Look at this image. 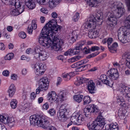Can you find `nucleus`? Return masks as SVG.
Masks as SVG:
<instances>
[{
  "label": "nucleus",
  "instance_id": "obj_41",
  "mask_svg": "<svg viewBox=\"0 0 130 130\" xmlns=\"http://www.w3.org/2000/svg\"><path fill=\"white\" fill-rule=\"evenodd\" d=\"M118 128V125L116 123H115V124L112 123L110 124L109 128Z\"/></svg>",
  "mask_w": 130,
  "mask_h": 130
},
{
  "label": "nucleus",
  "instance_id": "obj_24",
  "mask_svg": "<svg viewBox=\"0 0 130 130\" xmlns=\"http://www.w3.org/2000/svg\"><path fill=\"white\" fill-rule=\"evenodd\" d=\"M60 0H49V7L51 8L55 7L58 3Z\"/></svg>",
  "mask_w": 130,
  "mask_h": 130
},
{
  "label": "nucleus",
  "instance_id": "obj_28",
  "mask_svg": "<svg viewBox=\"0 0 130 130\" xmlns=\"http://www.w3.org/2000/svg\"><path fill=\"white\" fill-rule=\"evenodd\" d=\"M40 81L41 85L43 84H45L47 86H48L49 84V82L48 81V78L47 77H42L40 80Z\"/></svg>",
  "mask_w": 130,
  "mask_h": 130
},
{
  "label": "nucleus",
  "instance_id": "obj_34",
  "mask_svg": "<svg viewBox=\"0 0 130 130\" xmlns=\"http://www.w3.org/2000/svg\"><path fill=\"white\" fill-rule=\"evenodd\" d=\"M17 8H11L10 10L11 14L13 16H16L19 15Z\"/></svg>",
  "mask_w": 130,
  "mask_h": 130
},
{
  "label": "nucleus",
  "instance_id": "obj_51",
  "mask_svg": "<svg viewBox=\"0 0 130 130\" xmlns=\"http://www.w3.org/2000/svg\"><path fill=\"white\" fill-rule=\"evenodd\" d=\"M9 72L8 71L6 70L4 71L3 72V74L6 76H9Z\"/></svg>",
  "mask_w": 130,
  "mask_h": 130
},
{
  "label": "nucleus",
  "instance_id": "obj_20",
  "mask_svg": "<svg viewBox=\"0 0 130 130\" xmlns=\"http://www.w3.org/2000/svg\"><path fill=\"white\" fill-rule=\"evenodd\" d=\"M67 93V92L66 91H62L59 93L57 97L59 98L60 101H63L66 99Z\"/></svg>",
  "mask_w": 130,
  "mask_h": 130
},
{
  "label": "nucleus",
  "instance_id": "obj_52",
  "mask_svg": "<svg viewBox=\"0 0 130 130\" xmlns=\"http://www.w3.org/2000/svg\"><path fill=\"white\" fill-rule=\"evenodd\" d=\"M118 100V104L124 101L123 98L122 97H120V98L118 97L117 98Z\"/></svg>",
  "mask_w": 130,
  "mask_h": 130
},
{
  "label": "nucleus",
  "instance_id": "obj_16",
  "mask_svg": "<svg viewBox=\"0 0 130 130\" xmlns=\"http://www.w3.org/2000/svg\"><path fill=\"white\" fill-rule=\"evenodd\" d=\"M102 83L111 87L113 84V82L112 80L108 78L107 77L105 74L101 75L100 77Z\"/></svg>",
  "mask_w": 130,
  "mask_h": 130
},
{
  "label": "nucleus",
  "instance_id": "obj_29",
  "mask_svg": "<svg viewBox=\"0 0 130 130\" xmlns=\"http://www.w3.org/2000/svg\"><path fill=\"white\" fill-rule=\"evenodd\" d=\"M124 57L125 58L127 62L126 66L128 68L130 69V54L128 55H125L123 56V58Z\"/></svg>",
  "mask_w": 130,
  "mask_h": 130
},
{
  "label": "nucleus",
  "instance_id": "obj_62",
  "mask_svg": "<svg viewBox=\"0 0 130 130\" xmlns=\"http://www.w3.org/2000/svg\"><path fill=\"white\" fill-rule=\"evenodd\" d=\"M62 81V78L60 77H58L57 78V82L56 84L57 85L60 84Z\"/></svg>",
  "mask_w": 130,
  "mask_h": 130
},
{
  "label": "nucleus",
  "instance_id": "obj_5",
  "mask_svg": "<svg viewBox=\"0 0 130 130\" xmlns=\"http://www.w3.org/2000/svg\"><path fill=\"white\" fill-rule=\"evenodd\" d=\"M60 26L57 24L56 20L52 19L47 23L42 29L40 34L43 35L51 36V38L54 36L53 35L56 34L55 31H57L60 29Z\"/></svg>",
  "mask_w": 130,
  "mask_h": 130
},
{
  "label": "nucleus",
  "instance_id": "obj_33",
  "mask_svg": "<svg viewBox=\"0 0 130 130\" xmlns=\"http://www.w3.org/2000/svg\"><path fill=\"white\" fill-rule=\"evenodd\" d=\"M14 55L13 53L8 54L4 57V59L6 60H10L13 58Z\"/></svg>",
  "mask_w": 130,
  "mask_h": 130
},
{
  "label": "nucleus",
  "instance_id": "obj_21",
  "mask_svg": "<svg viewBox=\"0 0 130 130\" xmlns=\"http://www.w3.org/2000/svg\"><path fill=\"white\" fill-rule=\"evenodd\" d=\"M118 46L117 43L116 42H115L113 43L111 46H109L108 48L110 52L114 53L117 51L116 48Z\"/></svg>",
  "mask_w": 130,
  "mask_h": 130
},
{
  "label": "nucleus",
  "instance_id": "obj_55",
  "mask_svg": "<svg viewBox=\"0 0 130 130\" xmlns=\"http://www.w3.org/2000/svg\"><path fill=\"white\" fill-rule=\"evenodd\" d=\"M9 90H14L15 91L16 88L14 85L13 84H11L9 87Z\"/></svg>",
  "mask_w": 130,
  "mask_h": 130
},
{
  "label": "nucleus",
  "instance_id": "obj_36",
  "mask_svg": "<svg viewBox=\"0 0 130 130\" xmlns=\"http://www.w3.org/2000/svg\"><path fill=\"white\" fill-rule=\"evenodd\" d=\"M41 84L40 83V81L39 83V88H41V89H43L44 90L46 91L47 90V89L48 88V86L46 85L45 84H42V85H41Z\"/></svg>",
  "mask_w": 130,
  "mask_h": 130
},
{
  "label": "nucleus",
  "instance_id": "obj_59",
  "mask_svg": "<svg viewBox=\"0 0 130 130\" xmlns=\"http://www.w3.org/2000/svg\"><path fill=\"white\" fill-rule=\"evenodd\" d=\"M51 15L54 18H57L58 16L57 14L55 12H54L51 14Z\"/></svg>",
  "mask_w": 130,
  "mask_h": 130
},
{
  "label": "nucleus",
  "instance_id": "obj_30",
  "mask_svg": "<svg viewBox=\"0 0 130 130\" xmlns=\"http://www.w3.org/2000/svg\"><path fill=\"white\" fill-rule=\"evenodd\" d=\"M18 102L15 99H12L10 103V105L13 109L15 108L17 106Z\"/></svg>",
  "mask_w": 130,
  "mask_h": 130
},
{
  "label": "nucleus",
  "instance_id": "obj_38",
  "mask_svg": "<svg viewBox=\"0 0 130 130\" xmlns=\"http://www.w3.org/2000/svg\"><path fill=\"white\" fill-rule=\"evenodd\" d=\"M91 112H93L95 106L93 104H90L86 106Z\"/></svg>",
  "mask_w": 130,
  "mask_h": 130
},
{
  "label": "nucleus",
  "instance_id": "obj_1",
  "mask_svg": "<svg viewBox=\"0 0 130 130\" xmlns=\"http://www.w3.org/2000/svg\"><path fill=\"white\" fill-rule=\"evenodd\" d=\"M103 15L99 13L96 14L95 16L91 15L88 18L83 26L86 28L89 29L88 36L90 38L97 37L99 32L96 27L97 25L102 24L103 21Z\"/></svg>",
  "mask_w": 130,
  "mask_h": 130
},
{
  "label": "nucleus",
  "instance_id": "obj_3",
  "mask_svg": "<svg viewBox=\"0 0 130 130\" xmlns=\"http://www.w3.org/2000/svg\"><path fill=\"white\" fill-rule=\"evenodd\" d=\"M112 11L107 13L108 20L109 21V25L113 27L117 23V18L121 17L125 12V10L122 3L120 2H115L111 5Z\"/></svg>",
  "mask_w": 130,
  "mask_h": 130
},
{
  "label": "nucleus",
  "instance_id": "obj_47",
  "mask_svg": "<svg viewBox=\"0 0 130 130\" xmlns=\"http://www.w3.org/2000/svg\"><path fill=\"white\" fill-rule=\"evenodd\" d=\"M15 91L14 90H9L8 91V92L9 93V96L10 97H12L13 96L14 94Z\"/></svg>",
  "mask_w": 130,
  "mask_h": 130
},
{
  "label": "nucleus",
  "instance_id": "obj_23",
  "mask_svg": "<svg viewBox=\"0 0 130 130\" xmlns=\"http://www.w3.org/2000/svg\"><path fill=\"white\" fill-rule=\"evenodd\" d=\"M34 0H25V4L26 6L29 8L32 9L35 7L36 5L35 4H32L31 5L33 6L31 7L29 4L31 2H33Z\"/></svg>",
  "mask_w": 130,
  "mask_h": 130
},
{
  "label": "nucleus",
  "instance_id": "obj_22",
  "mask_svg": "<svg viewBox=\"0 0 130 130\" xmlns=\"http://www.w3.org/2000/svg\"><path fill=\"white\" fill-rule=\"evenodd\" d=\"M56 93L54 91H52L49 93L48 94V98L49 100L51 101L57 100V99L56 98Z\"/></svg>",
  "mask_w": 130,
  "mask_h": 130
},
{
  "label": "nucleus",
  "instance_id": "obj_54",
  "mask_svg": "<svg viewBox=\"0 0 130 130\" xmlns=\"http://www.w3.org/2000/svg\"><path fill=\"white\" fill-rule=\"evenodd\" d=\"M40 52L37 53L35 52V53L34 54V57L36 59H40Z\"/></svg>",
  "mask_w": 130,
  "mask_h": 130
},
{
  "label": "nucleus",
  "instance_id": "obj_12",
  "mask_svg": "<svg viewBox=\"0 0 130 130\" xmlns=\"http://www.w3.org/2000/svg\"><path fill=\"white\" fill-rule=\"evenodd\" d=\"M93 125L98 126V127L100 129H102L105 124L104 119L101 115H100L93 122Z\"/></svg>",
  "mask_w": 130,
  "mask_h": 130
},
{
  "label": "nucleus",
  "instance_id": "obj_26",
  "mask_svg": "<svg viewBox=\"0 0 130 130\" xmlns=\"http://www.w3.org/2000/svg\"><path fill=\"white\" fill-rule=\"evenodd\" d=\"M125 112L124 111L119 110L118 112V115L119 118L121 119H125Z\"/></svg>",
  "mask_w": 130,
  "mask_h": 130
},
{
  "label": "nucleus",
  "instance_id": "obj_45",
  "mask_svg": "<svg viewBox=\"0 0 130 130\" xmlns=\"http://www.w3.org/2000/svg\"><path fill=\"white\" fill-rule=\"evenodd\" d=\"M48 112L51 116H54L55 114V111L54 109H50Z\"/></svg>",
  "mask_w": 130,
  "mask_h": 130
},
{
  "label": "nucleus",
  "instance_id": "obj_9",
  "mask_svg": "<svg viewBox=\"0 0 130 130\" xmlns=\"http://www.w3.org/2000/svg\"><path fill=\"white\" fill-rule=\"evenodd\" d=\"M0 121L5 124H9L10 127H13L15 123L13 118L9 117L5 115H0Z\"/></svg>",
  "mask_w": 130,
  "mask_h": 130
},
{
  "label": "nucleus",
  "instance_id": "obj_14",
  "mask_svg": "<svg viewBox=\"0 0 130 130\" xmlns=\"http://www.w3.org/2000/svg\"><path fill=\"white\" fill-rule=\"evenodd\" d=\"M108 77L112 80H116L119 77V74L117 69H110L107 72Z\"/></svg>",
  "mask_w": 130,
  "mask_h": 130
},
{
  "label": "nucleus",
  "instance_id": "obj_53",
  "mask_svg": "<svg viewBox=\"0 0 130 130\" xmlns=\"http://www.w3.org/2000/svg\"><path fill=\"white\" fill-rule=\"evenodd\" d=\"M42 107L43 109L47 110L49 107V106L48 103H46L44 104L43 105Z\"/></svg>",
  "mask_w": 130,
  "mask_h": 130
},
{
  "label": "nucleus",
  "instance_id": "obj_19",
  "mask_svg": "<svg viewBox=\"0 0 130 130\" xmlns=\"http://www.w3.org/2000/svg\"><path fill=\"white\" fill-rule=\"evenodd\" d=\"M77 51L75 48L73 49H69L68 51L64 52V55L65 56L72 55H74L79 54L78 53H77Z\"/></svg>",
  "mask_w": 130,
  "mask_h": 130
},
{
  "label": "nucleus",
  "instance_id": "obj_4",
  "mask_svg": "<svg viewBox=\"0 0 130 130\" xmlns=\"http://www.w3.org/2000/svg\"><path fill=\"white\" fill-rule=\"evenodd\" d=\"M125 25L120 27L118 31L119 40L123 43L130 41V15L124 22Z\"/></svg>",
  "mask_w": 130,
  "mask_h": 130
},
{
  "label": "nucleus",
  "instance_id": "obj_32",
  "mask_svg": "<svg viewBox=\"0 0 130 130\" xmlns=\"http://www.w3.org/2000/svg\"><path fill=\"white\" fill-rule=\"evenodd\" d=\"M87 126L89 128V130H100V129L98 127V126H96L95 125H93V124L92 123L91 125H89L87 124Z\"/></svg>",
  "mask_w": 130,
  "mask_h": 130
},
{
  "label": "nucleus",
  "instance_id": "obj_27",
  "mask_svg": "<svg viewBox=\"0 0 130 130\" xmlns=\"http://www.w3.org/2000/svg\"><path fill=\"white\" fill-rule=\"evenodd\" d=\"M83 96L82 95H78L74 96V99L75 101L78 103H80L82 101Z\"/></svg>",
  "mask_w": 130,
  "mask_h": 130
},
{
  "label": "nucleus",
  "instance_id": "obj_18",
  "mask_svg": "<svg viewBox=\"0 0 130 130\" xmlns=\"http://www.w3.org/2000/svg\"><path fill=\"white\" fill-rule=\"evenodd\" d=\"M85 43L84 41H81L78 42L76 44V46L75 47L76 51H77V53H80V51L82 50V47Z\"/></svg>",
  "mask_w": 130,
  "mask_h": 130
},
{
  "label": "nucleus",
  "instance_id": "obj_37",
  "mask_svg": "<svg viewBox=\"0 0 130 130\" xmlns=\"http://www.w3.org/2000/svg\"><path fill=\"white\" fill-rule=\"evenodd\" d=\"M78 36L76 35L72 36L71 37H69L68 38L69 42L70 43H73L75 41V39L77 38Z\"/></svg>",
  "mask_w": 130,
  "mask_h": 130
},
{
  "label": "nucleus",
  "instance_id": "obj_50",
  "mask_svg": "<svg viewBox=\"0 0 130 130\" xmlns=\"http://www.w3.org/2000/svg\"><path fill=\"white\" fill-rule=\"evenodd\" d=\"M21 59L23 60H26L29 61V58L27 57L24 55H23L21 57Z\"/></svg>",
  "mask_w": 130,
  "mask_h": 130
},
{
  "label": "nucleus",
  "instance_id": "obj_40",
  "mask_svg": "<svg viewBox=\"0 0 130 130\" xmlns=\"http://www.w3.org/2000/svg\"><path fill=\"white\" fill-rule=\"evenodd\" d=\"M79 18V13L77 12L73 17L72 19L74 21L76 22L77 21Z\"/></svg>",
  "mask_w": 130,
  "mask_h": 130
},
{
  "label": "nucleus",
  "instance_id": "obj_61",
  "mask_svg": "<svg viewBox=\"0 0 130 130\" xmlns=\"http://www.w3.org/2000/svg\"><path fill=\"white\" fill-rule=\"evenodd\" d=\"M11 78L13 80H16L17 79V76L15 74H12L11 76Z\"/></svg>",
  "mask_w": 130,
  "mask_h": 130
},
{
  "label": "nucleus",
  "instance_id": "obj_42",
  "mask_svg": "<svg viewBox=\"0 0 130 130\" xmlns=\"http://www.w3.org/2000/svg\"><path fill=\"white\" fill-rule=\"evenodd\" d=\"M90 51H91V48H89L88 47H85L83 49V51L84 53L86 54L90 53Z\"/></svg>",
  "mask_w": 130,
  "mask_h": 130
},
{
  "label": "nucleus",
  "instance_id": "obj_17",
  "mask_svg": "<svg viewBox=\"0 0 130 130\" xmlns=\"http://www.w3.org/2000/svg\"><path fill=\"white\" fill-rule=\"evenodd\" d=\"M37 28V25L36 21L33 20L31 24L29 25L27 29L28 32L29 34L32 33L33 29H35Z\"/></svg>",
  "mask_w": 130,
  "mask_h": 130
},
{
  "label": "nucleus",
  "instance_id": "obj_44",
  "mask_svg": "<svg viewBox=\"0 0 130 130\" xmlns=\"http://www.w3.org/2000/svg\"><path fill=\"white\" fill-rule=\"evenodd\" d=\"M93 112H94L95 114L98 115V116L100 115H101V113L99 109H98L95 106Z\"/></svg>",
  "mask_w": 130,
  "mask_h": 130
},
{
  "label": "nucleus",
  "instance_id": "obj_25",
  "mask_svg": "<svg viewBox=\"0 0 130 130\" xmlns=\"http://www.w3.org/2000/svg\"><path fill=\"white\" fill-rule=\"evenodd\" d=\"M40 59L41 60H44L47 58V53L44 51H40Z\"/></svg>",
  "mask_w": 130,
  "mask_h": 130
},
{
  "label": "nucleus",
  "instance_id": "obj_43",
  "mask_svg": "<svg viewBox=\"0 0 130 130\" xmlns=\"http://www.w3.org/2000/svg\"><path fill=\"white\" fill-rule=\"evenodd\" d=\"M19 36L20 38L24 39L26 37V34L24 32H21L19 34Z\"/></svg>",
  "mask_w": 130,
  "mask_h": 130
},
{
  "label": "nucleus",
  "instance_id": "obj_48",
  "mask_svg": "<svg viewBox=\"0 0 130 130\" xmlns=\"http://www.w3.org/2000/svg\"><path fill=\"white\" fill-rule=\"evenodd\" d=\"M99 48L98 46H92L91 48V51L94 52L96 51H98L99 50Z\"/></svg>",
  "mask_w": 130,
  "mask_h": 130
},
{
  "label": "nucleus",
  "instance_id": "obj_11",
  "mask_svg": "<svg viewBox=\"0 0 130 130\" xmlns=\"http://www.w3.org/2000/svg\"><path fill=\"white\" fill-rule=\"evenodd\" d=\"M33 68L35 69L36 74L39 75L43 74L46 69V66L41 63L35 64Z\"/></svg>",
  "mask_w": 130,
  "mask_h": 130
},
{
  "label": "nucleus",
  "instance_id": "obj_10",
  "mask_svg": "<svg viewBox=\"0 0 130 130\" xmlns=\"http://www.w3.org/2000/svg\"><path fill=\"white\" fill-rule=\"evenodd\" d=\"M84 120L83 116L78 113H74L71 117V122L75 124L79 125Z\"/></svg>",
  "mask_w": 130,
  "mask_h": 130
},
{
  "label": "nucleus",
  "instance_id": "obj_35",
  "mask_svg": "<svg viewBox=\"0 0 130 130\" xmlns=\"http://www.w3.org/2000/svg\"><path fill=\"white\" fill-rule=\"evenodd\" d=\"M84 115L86 117H89V116L90 115L91 112L87 106L84 109Z\"/></svg>",
  "mask_w": 130,
  "mask_h": 130
},
{
  "label": "nucleus",
  "instance_id": "obj_63",
  "mask_svg": "<svg viewBox=\"0 0 130 130\" xmlns=\"http://www.w3.org/2000/svg\"><path fill=\"white\" fill-rule=\"evenodd\" d=\"M40 10L43 13L45 14L47 13H48L47 10L44 8H42Z\"/></svg>",
  "mask_w": 130,
  "mask_h": 130
},
{
  "label": "nucleus",
  "instance_id": "obj_6",
  "mask_svg": "<svg viewBox=\"0 0 130 130\" xmlns=\"http://www.w3.org/2000/svg\"><path fill=\"white\" fill-rule=\"evenodd\" d=\"M77 78V81L74 83L75 85L77 86H78L80 84L85 83H86L89 92L91 94L94 93L95 89V84L92 80L89 81L88 79L85 78L79 77Z\"/></svg>",
  "mask_w": 130,
  "mask_h": 130
},
{
  "label": "nucleus",
  "instance_id": "obj_2",
  "mask_svg": "<svg viewBox=\"0 0 130 130\" xmlns=\"http://www.w3.org/2000/svg\"><path fill=\"white\" fill-rule=\"evenodd\" d=\"M38 40L40 44L46 48L51 46L52 48L56 51L62 50L61 46L63 44V41L58 39L56 36L54 35L51 38V36L40 34Z\"/></svg>",
  "mask_w": 130,
  "mask_h": 130
},
{
  "label": "nucleus",
  "instance_id": "obj_60",
  "mask_svg": "<svg viewBox=\"0 0 130 130\" xmlns=\"http://www.w3.org/2000/svg\"><path fill=\"white\" fill-rule=\"evenodd\" d=\"M37 2L41 5H44L46 2V0H36Z\"/></svg>",
  "mask_w": 130,
  "mask_h": 130
},
{
  "label": "nucleus",
  "instance_id": "obj_49",
  "mask_svg": "<svg viewBox=\"0 0 130 130\" xmlns=\"http://www.w3.org/2000/svg\"><path fill=\"white\" fill-rule=\"evenodd\" d=\"M36 94L34 92H32L30 95V99L32 100H34L36 97Z\"/></svg>",
  "mask_w": 130,
  "mask_h": 130
},
{
  "label": "nucleus",
  "instance_id": "obj_31",
  "mask_svg": "<svg viewBox=\"0 0 130 130\" xmlns=\"http://www.w3.org/2000/svg\"><path fill=\"white\" fill-rule=\"evenodd\" d=\"M84 105H86L89 104L91 102L90 97L88 96H85L83 99Z\"/></svg>",
  "mask_w": 130,
  "mask_h": 130
},
{
  "label": "nucleus",
  "instance_id": "obj_56",
  "mask_svg": "<svg viewBox=\"0 0 130 130\" xmlns=\"http://www.w3.org/2000/svg\"><path fill=\"white\" fill-rule=\"evenodd\" d=\"M22 106L21 108L23 110H25L28 107V104L26 103L24 104V105H22Z\"/></svg>",
  "mask_w": 130,
  "mask_h": 130
},
{
  "label": "nucleus",
  "instance_id": "obj_46",
  "mask_svg": "<svg viewBox=\"0 0 130 130\" xmlns=\"http://www.w3.org/2000/svg\"><path fill=\"white\" fill-rule=\"evenodd\" d=\"M113 41V39L112 38H108L106 40V42L108 45V47L109 46H110V44Z\"/></svg>",
  "mask_w": 130,
  "mask_h": 130
},
{
  "label": "nucleus",
  "instance_id": "obj_57",
  "mask_svg": "<svg viewBox=\"0 0 130 130\" xmlns=\"http://www.w3.org/2000/svg\"><path fill=\"white\" fill-rule=\"evenodd\" d=\"M5 46L3 43H0V50H5Z\"/></svg>",
  "mask_w": 130,
  "mask_h": 130
},
{
  "label": "nucleus",
  "instance_id": "obj_15",
  "mask_svg": "<svg viewBox=\"0 0 130 130\" xmlns=\"http://www.w3.org/2000/svg\"><path fill=\"white\" fill-rule=\"evenodd\" d=\"M121 94L124 95L126 98H130V88L126 86L123 85L120 89Z\"/></svg>",
  "mask_w": 130,
  "mask_h": 130
},
{
  "label": "nucleus",
  "instance_id": "obj_7",
  "mask_svg": "<svg viewBox=\"0 0 130 130\" xmlns=\"http://www.w3.org/2000/svg\"><path fill=\"white\" fill-rule=\"evenodd\" d=\"M30 124L34 126L45 125L47 121L43 116L33 115L31 116L29 118Z\"/></svg>",
  "mask_w": 130,
  "mask_h": 130
},
{
  "label": "nucleus",
  "instance_id": "obj_8",
  "mask_svg": "<svg viewBox=\"0 0 130 130\" xmlns=\"http://www.w3.org/2000/svg\"><path fill=\"white\" fill-rule=\"evenodd\" d=\"M68 111L65 105H62L60 107L59 110L57 113L59 119L61 122H65L68 119Z\"/></svg>",
  "mask_w": 130,
  "mask_h": 130
},
{
  "label": "nucleus",
  "instance_id": "obj_64",
  "mask_svg": "<svg viewBox=\"0 0 130 130\" xmlns=\"http://www.w3.org/2000/svg\"><path fill=\"white\" fill-rule=\"evenodd\" d=\"M48 129L49 130H57L55 127L52 126H50L48 127Z\"/></svg>",
  "mask_w": 130,
  "mask_h": 130
},
{
  "label": "nucleus",
  "instance_id": "obj_13",
  "mask_svg": "<svg viewBox=\"0 0 130 130\" xmlns=\"http://www.w3.org/2000/svg\"><path fill=\"white\" fill-rule=\"evenodd\" d=\"M11 4L15 8H17L19 14L22 13L24 9V6L21 7L20 5L19 0H12L10 2Z\"/></svg>",
  "mask_w": 130,
  "mask_h": 130
},
{
  "label": "nucleus",
  "instance_id": "obj_58",
  "mask_svg": "<svg viewBox=\"0 0 130 130\" xmlns=\"http://www.w3.org/2000/svg\"><path fill=\"white\" fill-rule=\"evenodd\" d=\"M76 70L78 71H81L83 70H84L85 69L84 67L83 66L78 67L76 69Z\"/></svg>",
  "mask_w": 130,
  "mask_h": 130
},
{
  "label": "nucleus",
  "instance_id": "obj_39",
  "mask_svg": "<svg viewBox=\"0 0 130 130\" xmlns=\"http://www.w3.org/2000/svg\"><path fill=\"white\" fill-rule=\"evenodd\" d=\"M62 76L63 78L66 79L65 80H69L70 79V76L68 74H65L63 73L62 74Z\"/></svg>",
  "mask_w": 130,
  "mask_h": 130
}]
</instances>
